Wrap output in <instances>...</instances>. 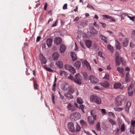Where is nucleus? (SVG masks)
Instances as JSON below:
<instances>
[{"mask_svg": "<svg viewBox=\"0 0 135 135\" xmlns=\"http://www.w3.org/2000/svg\"><path fill=\"white\" fill-rule=\"evenodd\" d=\"M89 79L91 82L93 84L97 83L98 81V79L93 75L90 76Z\"/></svg>", "mask_w": 135, "mask_h": 135, "instance_id": "7", "label": "nucleus"}, {"mask_svg": "<svg viewBox=\"0 0 135 135\" xmlns=\"http://www.w3.org/2000/svg\"><path fill=\"white\" fill-rule=\"evenodd\" d=\"M127 17L129 18L131 20H132L133 21H134V19L135 18V17H131L129 16H128Z\"/></svg>", "mask_w": 135, "mask_h": 135, "instance_id": "56", "label": "nucleus"}, {"mask_svg": "<svg viewBox=\"0 0 135 135\" xmlns=\"http://www.w3.org/2000/svg\"><path fill=\"white\" fill-rule=\"evenodd\" d=\"M90 32L91 34L93 35L96 34L98 33V31L94 28H92Z\"/></svg>", "mask_w": 135, "mask_h": 135, "instance_id": "32", "label": "nucleus"}, {"mask_svg": "<svg viewBox=\"0 0 135 135\" xmlns=\"http://www.w3.org/2000/svg\"><path fill=\"white\" fill-rule=\"evenodd\" d=\"M131 105V103L130 101L127 102V104L126 105V107L129 108Z\"/></svg>", "mask_w": 135, "mask_h": 135, "instance_id": "50", "label": "nucleus"}, {"mask_svg": "<svg viewBox=\"0 0 135 135\" xmlns=\"http://www.w3.org/2000/svg\"><path fill=\"white\" fill-rule=\"evenodd\" d=\"M46 43L49 47H50L52 43V38H49L47 39L46 41Z\"/></svg>", "mask_w": 135, "mask_h": 135, "instance_id": "13", "label": "nucleus"}, {"mask_svg": "<svg viewBox=\"0 0 135 135\" xmlns=\"http://www.w3.org/2000/svg\"><path fill=\"white\" fill-rule=\"evenodd\" d=\"M121 131V132H124L125 130V125L124 123H123L120 127Z\"/></svg>", "mask_w": 135, "mask_h": 135, "instance_id": "39", "label": "nucleus"}, {"mask_svg": "<svg viewBox=\"0 0 135 135\" xmlns=\"http://www.w3.org/2000/svg\"><path fill=\"white\" fill-rule=\"evenodd\" d=\"M77 100V103L79 104H81L83 103V101L81 98H78Z\"/></svg>", "mask_w": 135, "mask_h": 135, "instance_id": "34", "label": "nucleus"}, {"mask_svg": "<svg viewBox=\"0 0 135 135\" xmlns=\"http://www.w3.org/2000/svg\"><path fill=\"white\" fill-rule=\"evenodd\" d=\"M64 73H65V71H63L61 70L60 72V75L61 76L63 75Z\"/></svg>", "mask_w": 135, "mask_h": 135, "instance_id": "62", "label": "nucleus"}, {"mask_svg": "<svg viewBox=\"0 0 135 135\" xmlns=\"http://www.w3.org/2000/svg\"><path fill=\"white\" fill-rule=\"evenodd\" d=\"M123 46L125 47H126L128 43V39L126 38H124V39L122 42Z\"/></svg>", "mask_w": 135, "mask_h": 135, "instance_id": "18", "label": "nucleus"}, {"mask_svg": "<svg viewBox=\"0 0 135 135\" xmlns=\"http://www.w3.org/2000/svg\"><path fill=\"white\" fill-rule=\"evenodd\" d=\"M130 132L133 134H134V127H132L131 126L130 128Z\"/></svg>", "mask_w": 135, "mask_h": 135, "instance_id": "42", "label": "nucleus"}, {"mask_svg": "<svg viewBox=\"0 0 135 135\" xmlns=\"http://www.w3.org/2000/svg\"><path fill=\"white\" fill-rule=\"evenodd\" d=\"M62 40L60 37H56L55 39L54 42L56 45H59L61 43Z\"/></svg>", "mask_w": 135, "mask_h": 135, "instance_id": "11", "label": "nucleus"}, {"mask_svg": "<svg viewBox=\"0 0 135 135\" xmlns=\"http://www.w3.org/2000/svg\"><path fill=\"white\" fill-rule=\"evenodd\" d=\"M130 46L131 47H134L135 46V45L132 42L130 43Z\"/></svg>", "mask_w": 135, "mask_h": 135, "instance_id": "60", "label": "nucleus"}, {"mask_svg": "<svg viewBox=\"0 0 135 135\" xmlns=\"http://www.w3.org/2000/svg\"><path fill=\"white\" fill-rule=\"evenodd\" d=\"M71 94L68 93H65L64 95L65 97H67L69 99H73V96Z\"/></svg>", "mask_w": 135, "mask_h": 135, "instance_id": "27", "label": "nucleus"}, {"mask_svg": "<svg viewBox=\"0 0 135 135\" xmlns=\"http://www.w3.org/2000/svg\"><path fill=\"white\" fill-rule=\"evenodd\" d=\"M101 112L102 113L104 114H106V110L104 109H101Z\"/></svg>", "mask_w": 135, "mask_h": 135, "instance_id": "59", "label": "nucleus"}, {"mask_svg": "<svg viewBox=\"0 0 135 135\" xmlns=\"http://www.w3.org/2000/svg\"><path fill=\"white\" fill-rule=\"evenodd\" d=\"M85 44L86 46L89 48L91 46L92 42L90 40H88L86 41Z\"/></svg>", "mask_w": 135, "mask_h": 135, "instance_id": "23", "label": "nucleus"}, {"mask_svg": "<svg viewBox=\"0 0 135 135\" xmlns=\"http://www.w3.org/2000/svg\"><path fill=\"white\" fill-rule=\"evenodd\" d=\"M74 104L75 106L77 108L81 109L83 113H85L84 109L85 108V106L83 104H80L79 105L75 103Z\"/></svg>", "mask_w": 135, "mask_h": 135, "instance_id": "10", "label": "nucleus"}, {"mask_svg": "<svg viewBox=\"0 0 135 135\" xmlns=\"http://www.w3.org/2000/svg\"><path fill=\"white\" fill-rule=\"evenodd\" d=\"M65 68L66 70H68L71 74H74L76 73L74 68L70 65H66Z\"/></svg>", "mask_w": 135, "mask_h": 135, "instance_id": "6", "label": "nucleus"}, {"mask_svg": "<svg viewBox=\"0 0 135 135\" xmlns=\"http://www.w3.org/2000/svg\"><path fill=\"white\" fill-rule=\"evenodd\" d=\"M99 23L102 24V26L103 28H105L106 26V25L104 23L100 22Z\"/></svg>", "mask_w": 135, "mask_h": 135, "instance_id": "63", "label": "nucleus"}, {"mask_svg": "<svg viewBox=\"0 0 135 135\" xmlns=\"http://www.w3.org/2000/svg\"><path fill=\"white\" fill-rule=\"evenodd\" d=\"M106 79L109 80V75L108 74H106L104 77Z\"/></svg>", "mask_w": 135, "mask_h": 135, "instance_id": "55", "label": "nucleus"}, {"mask_svg": "<svg viewBox=\"0 0 135 135\" xmlns=\"http://www.w3.org/2000/svg\"><path fill=\"white\" fill-rule=\"evenodd\" d=\"M33 86L35 89H37L38 85L37 84L34 82V81H33Z\"/></svg>", "mask_w": 135, "mask_h": 135, "instance_id": "52", "label": "nucleus"}, {"mask_svg": "<svg viewBox=\"0 0 135 135\" xmlns=\"http://www.w3.org/2000/svg\"><path fill=\"white\" fill-rule=\"evenodd\" d=\"M58 23V21L57 20H56L55 22L52 25V27H54L56 26L57 24Z\"/></svg>", "mask_w": 135, "mask_h": 135, "instance_id": "61", "label": "nucleus"}, {"mask_svg": "<svg viewBox=\"0 0 135 135\" xmlns=\"http://www.w3.org/2000/svg\"><path fill=\"white\" fill-rule=\"evenodd\" d=\"M83 63L88 70H91V68L89 63L86 60H84L83 61Z\"/></svg>", "mask_w": 135, "mask_h": 135, "instance_id": "17", "label": "nucleus"}, {"mask_svg": "<svg viewBox=\"0 0 135 135\" xmlns=\"http://www.w3.org/2000/svg\"><path fill=\"white\" fill-rule=\"evenodd\" d=\"M67 4L66 3L64 4L63 7V9H66L67 8Z\"/></svg>", "mask_w": 135, "mask_h": 135, "instance_id": "54", "label": "nucleus"}, {"mask_svg": "<svg viewBox=\"0 0 135 135\" xmlns=\"http://www.w3.org/2000/svg\"><path fill=\"white\" fill-rule=\"evenodd\" d=\"M129 108L128 107H125V110L126 112L127 113V114H128L129 113Z\"/></svg>", "mask_w": 135, "mask_h": 135, "instance_id": "57", "label": "nucleus"}, {"mask_svg": "<svg viewBox=\"0 0 135 135\" xmlns=\"http://www.w3.org/2000/svg\"><path fill=\"white\" fill-rule=\"evenodd\" d=\"M121 86V84L120 83H116L114 84L113 87L114 89H117L120 88Z\"/></svg>", "mask_w": 135, "mask_h": 135, "instance_id": "24", "label": "nucleus"}, {"mask_svg": "<svg viewBox=\"0 0 135 135\" xmlns=\"http://www.w3.org/2000/svg\"><path fill=\"white\" fill-rule=\"evenodd\" d=\"M131 125L132 126V127H135V120H131Z\"/></svg>", "mask_w": 135, "mask_h": 135, "instance_id": "46", "label": "nucleus"}, {"mask_svg": "<svg viewBox=\"0 0 135 135\" xmlns=\"http://www.w3.org/2000/svg\"><path fill=\"white\" fill-rule=\"evenodd\" d=\"M74 90L73 89L71 88H69V90L68 91V93L72 94L74 92Z\"/></svg>", "mask_w": 135, "mask_h": 135, "instance_id": "44", "label": "nucleus"}, {"mask_svg": "<svg viewBox=\"0 0 135 135\" xmlns=\"http://www.w3.org/2000/svg\"><path fill=\"white\" fill-rule=\"evenodd\" d=\"M123 70L124 69L123 68H121L120 67H118L117 68V71H118L119 73L122 74H123Z\"/></svg>", "mask_w": 135, "mask_h": 135, "instance_id": "35", "label": "nucleus"}, {"mask_svg": "<svg viewBox=\"0 0 135 135\" xmlns=\"http://www.w3.org/2000/svg\"><path fill=\"white\" fill-rule=\"evenodd\" d=\"M100 85L104 87L107 88L109 85V83L108 81H105L101 83Z\"/></svg>", "mask_w": 135, "mask_h": 135, "instance_id": "20", "label": "nucleus"}, {"mask_svg": "<svg viewBox=\"0 0 135 135\" xmlns=\"http://www.w3.org/2000/svg\"><path fill=\"white\" fill-rule=\"evenodd\" d=\"M108 114L110 116H111L112 118H114L115 117V115L114 114L111 112H108Z\"/></svg>", "mask_w": 135, "mask_h": 135, "instance_id": "49", "label": "nucleus"}, {"mask_svg": "<svg viewBox=\"0 0 135 135\" xmlns=\"http://www.w3.org/2000/svg\"><path fill=\"white\" fill-rule=\"evenodd\" d=\"M40 60L42 64H45L47 62V60H46L45 57L43 55L41 56Z\"/></svg>", "mask_w": 135, "mask_h": 135, "instance_id": "29", "label": "nucleus"}, {"mask_svg": "<svg viewBox=\"0 0 135 135\" xmlns=\"http://www.w3.org/2000/svg\"><path fill=\"white\" fill-rule=\"evenodd\" d=\"M68 127L69 131L72 132L75 131V128L73 123L71 122H69L68 123Z\"/></svg>", "mask_w": 135, "mask_h": 135, "instance_id": "8", "label": "nucleus"}, {"mask_svg": "<svg viewBox=\"0 0 135 135\" xmlns=\"http://www.w3.org/2000/svg\"><path fill=\"white\" fill-rule=\"evenodd\" d=\"M95 111L94 110H92L90 111V113L91 114V116L94 117V118H96V115L95 114Z\"/></svg>", "mask_w": 135, "mask_h": 135, "instance_id": "38", "label": "nucleus"}, {"mask_svg": "<svg viewBox=\"0 0 135 135\" xmlns=\"http://www.w3.org/2000/svg\"><path fill=\"white\" fill-rule=\"evenodd\" d=\"M81 116V114L79 113L75 112L71 113L70 117L71 119H74V120H76L80 118Z\"/></svg>", "mask_w": 135, "mask_h": 135, "instance_id": "3", "label": "nucleus"}, {"mask_svg": "<svg viewBox=\"0 0 135 135\" xmlns=\"http://www.w3.org/2000/svg\"><path fill=\"white\" fill-rule=\"evenodd\" d=\"M127 16H128V14L127 13H123L120 16L121 21L124 20L125 18V17Z\"/></svg>", "mask_w": 135, "mask_h": 135, "instance_id": "37", "label": "nucleus"}, {"mask_svg": "<svg viewBox=\"0 0 135 135\" xmlns=\"http://www.w3.org/2000/svg\"><path fill=\"white\" fill-rule=\"evenodd\" d=\"M56 86V83H54L52 85V89L54 91H55L56 90L55 87Z\"/></svg>", "mask_w": 135, "mask_h": 135, "instance_id": "48", "label": "nucleus"}, {"mask_svg": "<svg viewBox=\"0 0 135 135\" xmlns=\"http://www.w3.org/2000/svg\"><path fill=\"white\" fill-rule=\"evenodd\" d=\"M81 129V127L79 125L77 124L76 126V132H79L80 131Z\"/></svg>", "mask_w": 135, "mask_h": 135, "instance_id": "45", "label": "nucleus"}, {"mask_svg": "<svg viewBox=\"0 0 135 135\" xmlns=\"http://www.w3.org/2000/svg\"><path fill=\"white\" fill-rule=\"evenodd\" d=\"M68 79H69L71 80L72 81H74V80H75V78H74V77L72 76L71 75H70V76L68 77Z\"/></svg>", "mask_w": 135, "mask_h": 135, "instance_id": "51", "label": "nucleus"}, {"mask_svg": "<svg viewBox=\"0 0 135 135\" xmlns=\"http://www.w3.org/2000/svg\"><path fill=\"white\" fill-rule=\"evenodd\" d=\"M108 49L110 50V51L112 52L114 51L113 47L110 45H108L107 46Z\"/></svg>", "mask_w": 135, "mask_h": 135, "instance_id": "36", "label": "nucleus"}, {"mask_svg": "<svg viewBox=\"0 0 135 135\" xmlns=\"http://www.w3.org/2000/svg\"><path fill=\"white\" fill-rule=\"evenodd\" d=\"M69 88V85L67 83H64L61 86L62 89L64 91L67 90Z\"/></svg>", "mask_w": 135, "mask_h": 135, "instance_id": "14", "label": "nucleus"}, {"mask_svg": "<svg viewBox=\"0 0 135 135\" xmlns=\"http://www.w3.org/2000/svg\"><path fill=\"white\" fill-rule=\"evenodd\" d=\"M126 38V37H125L124 36H122V35H120L119 38V40L122 42L124 39V38Z\"/></svg>", "mask_w": 135, "mask_h": 135, "instance_id": "47", "label": "nucleus"}, {"mask_svg": "<svg viewBox=\"0 0 135 135\" xmlns=\"http://www.w3.org/2000/svg\"><path fill=\"white\" fill-rule=\"evenodd\" d=\"M90 100L91 101L94 102L98 104L101 103V100L100 98L96 95H93L91 96Z\"/></svg>", "mask_w": 135, "mask_h": 135, "instance_id": "1", "label": "nucleus"}, {"mask_svg": "<svg viewBox=\"0 0 135 135\" xmlns=\"http://www.w3.org/2000/svg\"><path fill=\"white\" fill-rule=\"evenodd\" d=\"M96 118H94L92 116H89L88 117V120L89 122L91 124H93L94 121L95 120Z\"/></svg>", "mask_w": 135, "mask_h": 135, "instance_id": "19", "label": "nucleus"}, {"mask_svg": "<svg viewBox=\"0 0 135 135\" xmlns=\"http://www.w3.org/2000/svg\"><path fill=\"white\" fill-rule=\"evenodd\" d=\"M115 46L116 47V49L119 50L121 49L120 44L119 42L117 40H115Z\"/></svg>", "mask_w": 135, "mask_h": 135, "instance_id": "28", "label": "nucleus"}, {"mask_svg": "<svg viewBox=\"0 0 135 135\" xmlns=\"http://www.w3.org/2000/svg\"><path fill=\"white\" fill-rule=\"evenodd\" d=\"M102 16L104 18H106L108 19H110L112 18V17L111 16L107 15H102Z\"/></svg>", "mask_w": 135, "mask_h": 135, "instance_id": "41", "label": "nucleus"}, {"mask_svg": "<svg viewBox=\"0 0 135 135\" xmlns=\"http://www.w3.org/2000/svg\"><path fill=\"white\" fill-rule=\"evenodd\" d=\"M80 25L84 27V26H86V23L84 22H81L80 24Z\"/></svg>", "mask_w": 135, "mask_h": 135, "instance_id": "58", "label": "nucleus"}, {"mask_svg": "<svg viewBox=\"0 0 135 135\" xmlns=\"http://www.w3.org/2000/svg\"><path fill=\"white\" fill-rule=\"evenodd\" d=\"M130 79L129 77V74L128 72L127 73L126 75L125 78V81L126 83L129 82L130 81Z\"/></svg>", "mask_w": 135, "mask_h": 135, "instance_id": "26", "label": "nucleus"}, {"mask_svg": "<svg viewBox=\"0 0 135 135\" xmlns=\"http://www.w3.org/2000/svg\"><path fill=\"white\" fill-rule=\"evenodd\" d=\"M59 54L57 52H55L52 54V57L54 60H56L59 58Z\"/></svg>", "mask_w": 135, "mask_h": 135, "instance_id": "15", "label": "nucleus"}, {"mask_svg": "<svg viewBox=\"0 0 135 135\" xmlns=\"http://www.w3.org/2000/svg\"><path fill=\"white\" fill-rule=\"evenodd\" d=\"M108 121L112 125L115 124V122L112 119L110 118H108Z\"/></svg>", "mask_w": 135, "mask_h": 135, "instance_id": "40", "label": "nucleus"}, {"mask_svg": "<svg viewBox=\"0 0 135 135\" xmlns=\"http://www.w3.org/2000/svg\"><path fill=\"white\" fill-rule=\"evenodd\" d=\"M114 109L115 111L120 112L122 110V108L120 107L116 108H114Z\"/></svg>", "mask_w": 135, "mask_h": 135, "instance_id": "43", "label": "nucleus"}, {"mask_svg": "<svg viewBox=\"0 0 135 135\" xmlns=\"http://www.w3.org/2000/svg\"><path fill=\"white\" fill-rule=\"evenodd\" d=\"M99 37L102 40L104 41L105 42H107L108 39L107 37L103 36L102 35H100Z\"/></svg>", "mask_w": 135, "mask_h": 135, "instance_id": "31", "label": "nucleus"}, {"mask_svg": "<svg viewBox=\"0 0 135 135\" xmlns=\"http://www.w3.org/2000/svg\"><path fill=\"white\" fill-rule=\"evenodd\" d=\"M81 65V62L78 61H76L74 64V66L77 69H78L80 68Z\"/></svg>", "mask_w": 135, "mask_h": 135, "instance_id": "22", "label": "nucleus"}, {"mask_svg": "<svg viewBox=\"0 0 135 135\" xmlns=\"http://www.w3.org/2000/svg\"><path fill=\"white\" fill-rule=\"evenodd\" d=\"M56 64L59 68H62L63 67V62L61 61H59L56 62Z\"/></svg>", "mask_w": 135, "mask_h": 135, "instance_id": "21", "label": "nucleus"}, {"mask_svg": "<svg viewBox=\"0 0 135 135\" xmlns=\"http://www.w3.org/2000/svg\"><path fill=\"white\" fill-rule=\"evenodd\" d=\"M128 94L130 96H132L134 91L133 85H131L128 88Z\"/></svg>", "mask_w": 135, "mask_h": 135, "instance_id": "9", "label": "nucleus"}, {"mask_svg": "<svg viewBox=\"0 0 135 135\" xmlns=\"http://www.w3.org/2000/svg\"><path fill=\"white\" fill-rule=\"evenodd\" d=\"M124 98V97L123 95L119 96L116 98V104L118 106H119L121 105Z\"/></svg>", "mask_w": 135, "mask_h": 135, "instance_id": "4", "label": "nucleus"}, {"mask_svg": "<svg viewBox=\"0 0 135 135\" xmlns=\"http://www.w3.org/2000/svg\"><path fill=\"white\" fill-rule=\"evenodd\" d=\"M41 37L40 36H38L37 38L36 41V42H38L40 41L41 39Z\"/></svg>", "mask_w": 135, "mask_h": 135, "instance_id": "64", "label": "nucleus"}, {"mask_svg": "<svg viewBox=\"0 0 135 135\" xmlns=\"http://www.w3.org/2000/svg\"><path fill=\"white\" fill-rule=\"evenodd\" d=\"M70 56L71 57L73 61H75L76 60L77 57L75 54L74 52H71Z\"/></svg>", "mask_w": 135, "mask_h": 135, "instance_id": "25", "label": "nucleus"}, {"mask_svg": "<svg viewBox=\"0 0 135 135\" xmlns=\"http://www.w3.org/2000/svg\"><path fill=\"white\" fill-rule=\"evenodd\" d=\"M132 37L133 38V37H134V36H134L135 35V30H133L132 31Z\"/></svg>", "mask_w": 135, "mask_h": 135, "instance_id": "53", "label": "nucleus"}, {"mask_svg": "<svg viewBox=\"0 0 135 135\" xmlns=\"http://www.w3.org/2000/svg\"><path fill=\"white\" fill-rule=\"evenodd\" d=\"M80 123L83 127H86L87 126V124L86 122L83 120H81L80 121Z\"/></svg>", "mask_w": 135, "mask_h": 135, "instance_id": "30", "label": "nucleus"}, {"mask_svg": "<svg viewBox=\"0 0 135 135\" xmlns=\"http://www.w3.org/2000/svg\"><path fill=\"white\" fill-rule=\"evenodd\" d=\"M115 62L116 65L119 66L120 65V62L123 65H124L126 62L123 57H120L118 56L116 57Z\"/></svg>", "mask_w": 135, "mask_h": 135, "instance_id": "2", "label": "nucleus"}, {"mask_svg": "<svg viewBox=\"0 0 135 135\" xmlns=\"http://www.w3.org/2000/svg\"><path fill=\"white\" fill-rule=\"evenodd\" d=\"M82 77L79 73L76 74L75 75V79L74 81L76 83L80 85L81 83Z\"/></svg>", "mask_w": 135, "mask_h": 135, "instance_id": "5", "label": "nucleus"}, {"mask_svg": "<svg viewBox=\"0 0 135 135\" xmlns=\"http://www.w3.org/2000/svg\"><path fill=\"white\" fill-rule=\"evenodd\" d=\"M66 46L65 45L63 44H61L60 46V52L62 53L64 52L66 50Z\"/></svg>", "mask_w": 135, "mask_h": 135, "instance_id": "16", "label": "nucleus"}, {"mask_svg": "<svg viewBox=\"0 0 135 135\" xmlns=\"http://www.w3.org/2000/svg\"><path fill=\"white\" fill-rule=\"evenodd\" d=\"M67 108L69 110L71 111H75V107L72 105L71 104H69L67 106Z\"/></svg>", "mask_w": 135, "mask_h": 135, "instance_id": "12", "label": "nucleus"}, {"mask_svg": "<svg viewBox=\"0 0 135 135\" xmlns=\"http://www.w3.org/2000/svg\"><path fill=\"white\" fill-rule=\"evenodd\" d=\"M96 128L98 131H100L101 130L100 124V122H99L97 123L96 125Z\"/></svg>", "mask_w": 135, "mask_h": 135, "instance_id": "33", "label": "nucleus"}]
</instances>
